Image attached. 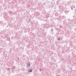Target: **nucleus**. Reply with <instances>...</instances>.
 <instances>
[{"label": "nucleus", "mask_w": 76, "mask_h": 76, "mask_svg": "<svg viewBox=\"0 0 76 76\" xmlns=\"http://www.w3.org/2000/svg\"><path fill=\"white\" fill-rule=\"evenodd\" d=\"M71 9L72 10H73L74 9H75V6L74 5H72L71 6Z\"/></svg>", "instance_id": "f257e3e1"}, {"label": "nucleus", "mask_w": 76, "mask_h": 76, "mask_svg": "<svg viewBox=\"0 0 76 76\" xmlns=\"http://www.w3.org/2000/svg\"><path fill=\"white\" fill-rule=\"evenodd\" d=\"M31 66V64L29 63H28L26 65L27 67H28V66Z\"/></svg>", "instance_id": "f03ea898"}, {"label": "nucleus", "mask_w": 76, "mask_h": 76, "mask_svg": "<svg viewBox=\"0 0 76 76\" xmlns=\"http://www.w3.org/2000/svg\"><path fill=\"white\" fill-rule=\"evenodd\" d=\"M53 31H54V30H53V29H51V32H50V33H51V34H53V33H54V32H53Z\"/></svg>", "instance_id": "7ed1b4c3"}, {"label": "nucleus", "mask_w": 76, "mask_h": 76, "mask_svg": "<svg viewBox=\"0 0 76 76\" xmlns=\"http://www.w3.org/2000/svg\"><path fill=\"white\" fill-rule=\"evenodd\" d=\"M55 16H58V13L56 12L55 14Z\"/></svg>", "instance_id": "20e7f679"}, {"label": "nucleus", "mask_w": 76, "mask_h": 76, "mask_svg": "<svg viewBox=\"0 0 76 76\" xmlns=\"http://www.w3.org/2000/svg\"><path fill=\"white\" fill-rule=\"evenodd\" d=\"M28 72L31 73L32 72V69H30L29 70H28Z\"/></svg>", "instance_id": "39448f33"}, {"label": "nucleus", "mask_w": 76, "mask_h": 76, "mask_svg": "<svg viewBox=\"0 0 76 76\" xmlns=\"http://www.w3.org/2000/svg\"><path fill=\"white\" fill-rule=\"evenodd\" d=\"M15 60H19V58L18 57H16L15 58Z\"/></svg>", "instance_id": "423d86ee"}, {"label": "nucleus", "mask_w": 76, "mask_h": 76, "mask_svg": "<svg viewBox=\"0 0 76 76\" xmlns=\"http://www.w3.org/2000/svg\"><path fill=\"white\" fill-rule=\"evenodd\" d=\"M12 69H13V70H14V69H15V66H13L12 67Z\"/></svg>", "instance_id": "0eeeda50"}, {"label": "nucleus", "mask_w": 76, "mask_h": 76, "mask_svg": "<svg viewBox=\"0 0 76 76\" xmlns=\"http://www.w3.org/2000/svg\"><path fill=\"white\" fill-rule=\"evenodd\" d=\"M10 39L9 38H7V41H10Z\"/></svg>", "instance_id": "6e6552de"}, {"label": "nucleus", "mask_w": 76, "mask_h": 76, "mask_svg": "<svg viewBox=\"0 0 76 76\" xmlns=\"http://www.w3.org/2000/svg\"><path fill=\"white\" fill-rule=\"evenodd\" d=\"M58 41H60V38H58Z\"/></svg>", "instance_id": "1a4fd4ad"}, {"label": "nucleus", "mask_w": 76, "mask_h": 76, "mask_svg": "<svg viewBox=\"0 0 76 76\" xmlns=\"http://www.w3.org/2000/svg\"><path fill=\"white\" fill-rule=\"evenodd\" d=\"M30 20H31V18H29V19L28 21H30Z\"/></svg>", "instance_id": "9d476101"}, {"label": "nucleus", "mask_w": 76, "mask_h": 76, "mask_svg": "<svg viewBox=\"0 0 76 76\" xmlns=\"http://www.w3.org/2000/svg\"><path fill=\"white\" fill-rule=\"evenodd\" d=\"M7 26V27H8V26Z\"/></svg>", "instance_id": "9b49d317"}, {"label": "nucleus", "mask_w": 76, "mask_h": 76, "mask_svg": "<svg viewBox=\"0 0 76 76\" xmlns=\"http://www.w3.org/2000/svg\"><path fill=\"white\" fill-rule=\"evenodd\" d=\"M71 69H72V68H71Z\"/></svg>", "instance_id": "f8f14e48"}, {"label": "nucleus", "mask_w": 76, "mask_h": 76, "mask_svg": "<svg viewBox=\"0 0 76 76\" xmlns=\"http://www.w3.org/2000/svg\"><path fill=\"white\" fill-rule=\"evenodd\" d=\"M69 20H70L69 19Z\"/></svg>", "instance_id": "ddd939ff"}]
</instances>
